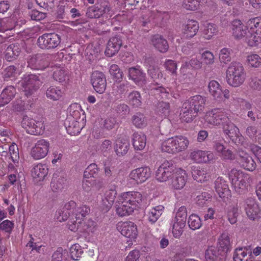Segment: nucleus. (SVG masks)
Masks as SVG:
<instances>
[{
  "label": "nucleus",
  "instance_id": "nucleus-1",
  "mask_svg": "<svg viewBox=\"0 0 261 261\" xmlns=\"http://www.w3.org/2000/svg\"><path fill=\"white\" fill-rule=\"evenodd\" d=\"M203 119L210 127L222 126L223 131L230 139L241 148L238 151L239 162L245 169L252 171L256 167V163L243 147L246 148L248 144L241 135L239 129L228 118L226 111L222 108H215L206 112Z\"/></svg>",
  "mask_w": 261,
  "mask_h": 261
},
{
  "label": "nucleus",
  "instance_id": "nucleus-2",
  "mask_svg": "<svg viewBox=\"0 0 261 261\" xmlns=\"http://www.w3.org/2000/svg\"><path fill=\"white\" fill-rule=\"evenodd\" d=\"M189 139L183 135H177L163 140L161 149L169 153L176 154L186 150L189 145Z\"/></svg>",
  "mask_w": 261,
  "mask_h": 261
},
{
  "label": "nucleus",
  "instance_id": "nucleus-3",
  "mask_svg": "<svg viewBox=\"0 0 261 261\" xmlns=\"http://www.w3.org/2000/svg\"><path fill=\"white\" fill-rule=\"evenodd\" d=\"M246 72L243 65L238 62H232L228 66L226 72L227 84L233 87L241 86L245 81Z\"/></svg>",
  "mask_w": 261,
  "mask_h": 261
},
{
  "label": "nucleus",
  "instance_id": "nucleus-4",
  "mask_svg": "<svg viewBox=\"0 0 261 261\" xmlns=\"http://www.w3.org/2000/svg\"><path fill=\"white\" fill-rule=\"evenodd\" d=\"M229 178L233 188L239 194L243 193L252 180L250 175L236 169L231 170L229 173Z\"/></svg>",
  "mask_w": 261,
  "mask_h": 261
},
{
  "label": "nucleus",
  "instance_id": "nucleus-5",
  "mask_svg": "<svg viewBox=\"0 0 261 261\" xmlns=\"http://www.w3.org/2000/svg\"><path fill=\"white\" fill-rule=\"evenodd\" d=\"M248 24L250 31L245 42L249 47H257L261 44V17H252Z\"/></svg>",
  "mask_w": 261,
  "mask_h": 261
},
{
  "label": "nucleus",
  "instance_id": "nucleus-6",
  "mask_svg": "<svg viewBox=\"0 0 261 261\" xmlns=\"http://www.w3.org/2000/svg\"><path fill=\"white\" fill-rule=\"evenodd\" d=\"M68 227L69 229L73 232L78 231L83 233L85 237L93 233L97 228V223L92 219H86L81 221L80 223H78L74 219H70L68 222Z\"/></svg>",
  "mask_w": 261,
  "mask_h": 261
},
{
  "label": "nucleus",
  "instance_id": "nucleus-7",
  "mask_svg": "<svg viewBox=\"0 0 261 261\" xmlns=\"http://www.w3.org/2000/svg\"><path fill=\"white\" fill-rule=\"evenodd\" d=\"M187 212L184 206H180L175 213V216L170 222L173 235L175 238H179L184 231L186 226Z\"/></svg>",
  "mask_w": 261,
  "mask_h": 261
},
{
  "label": "nucleus",
  "instance_id": "nucleus-8",
  "mask_svg": "<svg viewBox=\"0 0 261 261\" xmlns=\"http://www.w3.org/2000/svg\"><path fill=\"white\" fill-rule=\"evenodd\" d=\"M42 82L39 76L33 74H25L18 83L20 88L27 96L31 95L41 85Z\"/></svg>",
  "mask_w": 261,
  "mask_h": 261
},
{
  "label": "nucleus",
  "instance_id": "nucleus-9",
  "mask_svg": "<svg viewBox=\"0 0 261 261\" xmlns=\"http://www.w3.org/2000/svg\"><path fill=\"white\" fill-rule=\"evenodd\" d=\"M252 19V17L248 19L245 22H243L240 19H234L230 25L231 32L232 36L237 40L244 39L248 35L250 31V27L248 24L249 21Z\"/></svg>",
  "mask_w": 261,
  "mask_h": 261
},
{
  "label": "nucleus",
  "instance_id": "nucleus-10",
  "mask_svg": "<svg viewBox=\"0 0 261 261\" xmlns=\"http://www.w3.org/2000/svg\"><path fill=\"white\" fill-rule=\"evenodd\" d=\"M49 142L45 139L38 140L32 147L30 154L35 160H41L47 156L50 149Z\"/></svg>",
  "mask_w": 261,
  "mask_h": 261
},
{
  "label": "nucleus",
  "instance_id": "nucleus-11",
  "mask_svg": "<svg viewBox=\"0 0 261 261\" xmlns=\"http://www.w3.org/2000/svg\"><path fill=\"white\" fill-rule=\"evenodd\" d=\"M21 126L28 134L33 135H42L45 128L42 121H36L26 115L22 118Z\"/></svg>",
  "mask_w": 261,
  "mask_h": 261
},
{
  "label": "nucleus",
  "instance_id": "nucleus-12",
  "mask_svg": "<svg viewBox=\"0 0 261 261\" xmlns=\"http://www.w3.org/2000/svg\"><path fill=\"white\" fill-rule=\"evenodd\" d=\"M117 230L123 236L128 238L132 243L136 241L138 236L137 225L131 221H120L116 225Z\"/></svg>",
  "mask_w": 261,
  "mask_h": 261
},
{
  "label": "nucleus",
  "instance_id": "nucleus-13",
  "mask_svg": "<svg viewBox=\"0 0 261 261\" xmlns=\"http://www.w3.org/2000/svg\"><path fill=\"white\" fill-rule=\"evenodd\" d=\"M118 199L123 200L134 211L141 205L143 196L139 192L129 191L121 193L118 196Z\"/></svg>",
  "mask_w": 261,
  "mask_h": 261
},
{
  "label": "nucleus",
  "instance_id": "nucleus-14",
  "mask_svg": "<svg viewBox=\"0 0 261 261\" xmlns=\"http://www.w3.org/2000/svg\"><path fill=\"white\" fill-rule=\"evenodd\" d=\"M244 207L249 219L255 220L260 218L261 210L254 198L250 197L245 199Z\"/></svg>",
  "mask_w": 261,
  "mask_h": 261
},
{
  "label": "nucleus",
  "instance_id": "nucleus-15",
  "mask_svg": "<svg viewBox=\"0 0 261 261\" xmlns=\"http://www.w3.org/2000/svg\"><path fill=\"white\" fill-rule=\"evenodd\" d=\"M37 43L42 49L53 48L59 44L60 38L55 33L44 34L38 38Z\"/></svg>",
  "mask_w": 261,
  "mask_h": 261
},
{
  "label": "nucleus",
  "instance_id": "nucleus-16",
  "mask_svg": "<svg viewBox=\"0 0 261 261\" xmlns=\"http://www.w3.org/2000/svg\"><path fill=\"white\" fill-rule=\"evenodd\" d=\"M189 159L197 164L208 163L215 160V155L211 151L195 149L190 152Z\"/></svg>",
  "mask_w": 261,
  "mask_h": 261
},
{
  "label": "nucleus",
  "instance_id": "nucleus-17",
  "mask_svg": "<svg viewBox=\"0 0 261 261\" xmlns=\"http://www.w3.org/2000/svg\"><path fill=\"white\" fill-rule=\"evenodd\" d=\"M94 90L99 94H102L107 88V80L103 72L95 70L92 72L90 79Z\"/></svg>",
  "mask_w": 261,
  "mask_h": 261
},
{
  "label": "nucleus",
  "instance_id": "nucleus-18",
  "mask_svg": "<svg viewBox=\"0 0 261 261\" xmlns=\"http://www.w3.org/2000/svg\"><path fill=\"white\" fill-rule=\"evenodd\" d=\"M208 90L210 95L216 100H221L222 96L227 99L230 98L229 90L227 89L223 90L221 86L217 81H210L208 84Z\"/></svg>",
  "mask_w": 261,
  "mask_h": 261
},
{
  "label": "nucleus",
  "instance_id": "nucleus-19",
  "mask_svg": "<svg viewBox=\"0 0 261 261\" xmlns=\"http://www.w3.org/2000/svg\"><path fill=\"white\" fill-rule=\"evenodd\" d=\"M150 176V169L145 166L133 170L129 174V178L135 184H140L145 182Z\"/></svg>",
  "mask_w": 261,
  "mask_h": 261
},
{
  "label": "nucleus",
  "instance_id": "nucleus-20",
  "mask_svg": "<svg viewBox=\"0 0 261 261\" xmlns=\"http://www.w3.org/2000/svg\"><path fill=\"white\" fill-rule=\"evenodd\" d=\"M117 195L116 186L111 185L106 190L101 203V208L103 212H108L112 207Z\"/></svg>",
  "mask_w": 261,
  "mask_h": 261
},
{
  "label": "nucleus",
  "instance_id": "nucleus-21",
  "mask_svg": "<svg viewBox=\"0 0 261 261\" xmlns=\"http://www.w3.org/2000/svg\"><path fill=\"white\" fill-rule=\"evenodd\" d=\"M174 167L172 164L167 161H164L159 167L156 172V178L160 182L167 181L173 175Z\"/></svg>",
  "mask_w": 261,
  "mask_h": 261
},
{
  "label": "nucleus",
  "instance_id": "nucleus-22",
  "mask_svg": "<svg viewBox=\"0 0 261 261\" xmlns=\"http://www.w3.org/2000/svg\"><path fill=\"white\" fill-rule=\"evenodd\" d=\"M188 175L186 171L181 168L174 171L171 181V186L176 190L182 189L187 182Z\"/></svg>",
  "mask_w": 261,
  "mask_h": 261
},
{
  "label": "nucleus",
  "instance_id": "nucleus-23",
  "mask_svg": "<svg viewBox=\"0 0 261 261\" xmlns=\"http://www.w3.org/2000/svg\"><path fill=\"white\" fill-rule=\"evenodd\" d=\"M215 188L219 197L224 200L231 197V191L229 189L228 184L222 177H218L215 180Z\"/></svg>",
  "mask_w": 261,
  "mask_h": 261
},
{
  "label": "nucleus",
  "instance_id": "nucleus-24",
  "mask_svg": "<svg viewBox=\"0 0 261 261\" xmlns=\"http://www.w3.org/2000/svg\"><path fill=\"white\" fill-rule=\"evenodd\" d=\"M48 167L45 164L37 163L34 165L32 169V175L38 181L44 180L48 173Z\"/></svg>",
  "mask_w": 261,
  "mask_h": 261
},
{
  "label": "nucleus",
  "instance_id": "nucleus-25",
  "mask_svg": "<svg viewBox=\"0 0 261 261\" xmlns=\"http://www.w3.org/2000/svg\"><path fill=\"white\" fill-rule=\"evenodd\" d=\"M129 79L139 86H143L146 83L145 73H144L139 66L129 68L128 69Z\"/></svg>",
  "mask_w": 261,
  "mask_h": 261
},
{
  "label": "nucleus",
  "instance_id": "nucleus-26",
  "mask_svg": "<svg viewBox=\"0 0 261 261\" xmlns=\"http://www.w3.org/2000/svg\"><path fill=\"white\" fill-rule=\"evenodd\" d=\"M233 259V261H253L251 248L250 247H243L236 249Z\"/></svg>",
  "mask_w": 261,
  "mask_h": 261
},
{
  "label": "nucleus",
  "instance_id": "nucleus-27",
  "mask_svg": "<svg viewBox=\"0 0 261 261\" xmlns=\"http://www.w3.org/2000/svg\"><path fill=\"white\" fill-rule=\"evenodd\" d=\"M28 66L34 70H44L48 66V62L40 55L29 57Z\"/></svg>",
  "mask_w": 261,
  "mask_h": 261
},
{
  "label": "nucleus",
  "instance_id": "nucleus-28",
  "mask_svg": "<svg viewBox=\"0 0 261 261\" xmlns=\"http://www.w3.org/2000/svg\"><path fill=\"white\" fill-rule=\"evenodd\" d=\"M206 98L200 95H196L191 97L187 101L189 103V107L197 114L204 109Z\"/></svg>",
  "mask_w": 261,
  "mask_h": 261
},
{
  "label": "nucleus",
  "instance_id": "nucleus-29",
  "mask_svg": "<svg viewBox=\"0 0 261 261\" xmlns=\"http://www.w3.org/2000/svg\"><path fill=\"white\" fill-rule=\"evenodd\" d=\"M122 44V40L120 38L118 37H112L107 43L105 55L109 57L114 56L119 50Z\"/></svg>",
  "mask_w": 261,
  "mask_h": 261
},
{
  "label": "nucleus",
  "instance_id": "nucleus-30",
  "mask_svg": "<svg viewBox=\"0 0 261 261\" xmlns=\"http://www.w3.org/2000/svg\"><path fill=\"white\" fill-rule=\"evenodd\" d=\"M191 174L193 178L200 182L207 181L210 177L207 170L199 166L194 165L191 167Z\"/></svg>",
  "mask_w": 261,
  "mask_h": 261
},
{
  "label": "nucleus",
  "instance_id": "nucleus-31",
  "mask_svg": "<svg viewBox=\"0 0 261 261\" xmlns=\"http://www.w3.org/2000/svg\"><path fill=\"white\" fill-rule=\"evenodd\" d=\"M199 28L198 21L191 19L184 25L182 33L187 38H191L196 35Z\"/></svg>",
  "mask_w": 261,
  "mask_h": 261
},
{
  "label": "nucleus",
  "instance_id": "nucleus-32",
  "mask_svg": "<svg viewBox=\"0 0 261 261\" xmlns=\"http://www.w3.org/2000/svg\"><path fill=\"white\" fill-rule=\"evenodd\" d=\"M151 43L153 46L161 53H166L169 48L167 41L160 35H155L151 39Z\"/></svg>",
  "mask_w": 261,
  "mask_h": 261
},
{
  "label": "nucleus",
  "instance_id": "nucleus-33",
  "mask_svg": "<svg viewBox=\"0 0 261 261\" xmlns=\"http://www.w3.org/2000/svg\"><path fill=\"white\" fill-rule=\"evenodd\" d=\"M16 93V89L13 86L5 88L0 95V107L8 104L14 97Z\"/></svg>",
  "mask_w": 261,
  "mask_h": 261
},
{
  "label": "nucleus",
  "instance_id": "nucleus-34",
  "mask_svg": "<svg viewBox=\"0 0 261 261\" xmlns=\"http://www.w3.org/2000/svg\"><path fill=\"white\" fill-rule=\"evenodd\" d=\"M64 124L67 132L71 135H78L83 127V125L77 120L71 119L70 121L66 119Z\"/></svg>",
  "mask_w": 261,
  "mask_h": 261
},
{
  "label": "nucleus",
  "instance_id": "nucleus-35",
  "mask_svg": "<svg viewBox=\"0 0 261 261\" xmlns=\"http://www.w3.org/2000/svg\"><path fill=\"white\" fill-rule=\"evenodd\" d=\"M21 47L16 43L10 45L5 51V59L7 61L11 62L15 60L21 51Z\"/></svg>",
  "mask_w": 261,
  "mask_h": 261
},
{
  "label": "nucleus",
  "instance_id": "nucleus-36",
  "mask_svg": "<svg viewBox=\"0 0 261 261\" xmlns=\"http://www.w3.org/2000/svg\"><path fill=\"white\" fill-rule=\"evenodd\" d=\"M132 144L136 150H142L146 144V136L142 133H135L132 136Z\"/></svg>",
  "mask_w": 261,
  "mask_h": 261
},
{
  "label": "nucleus",
  "instance_id": "nucleus-37",
  "mask_svg": "<svg viewBox=\"0 0 261 261\" xmlns=\"http://www.w3.org/2000/svg\"><path fill=\"white\" fill-rule=\"evenodd\" d=\"M116 212L118 215L123 217L131 214L134 210L123 200L118 199V197L116 202Z\"/></svg>",
  "mask_w": 261,
  "mask_h": 261
},
{
  "label": "nucleus",
  "instance_id": "nucleus-38",
  "mask_svg": "<svg viewBox=\"0 0 261 261\" xmlns=\"http://www.w3.org/2000/svg\"><path fill=\"white\" fill-rule=\"evenodd\" d=\"M155 112L161 119L168 117L171 112L169 102L164 101H159L156 106Z\"/></svg>",
  "mask_w": 261,
  "mask_h": 261
},
{
  "label": "nucleus",
  "instance_id": "nucleus-39",
  "mask_svg": "<svg viewBox=\"0 0 261 261\" xmlns=\"http://www.w3.org/2000/svg\"><path fill=\"white\" fill-rule=\"evenodd\" d=\"M214 148L223 159L226 160L234 159V155L232 151L229 149H227L222 143L216 142Z\"/></svg>",
  "mask_w": 261,
  "mask_h": 261
},
{
  "label": "nucleus",
  "instance_id": "nucleus-40",
  "mask_svg": "<svg viewBox=\"0 0 261 261\" xmlns=\"http://www.w3.org/2000/svg\"><path fill=\"white\" fill-rule=\"evenodd\" d=\"M219 32L217 25L213 23H207L204 25L202 31V37L206 40H211L216 36Z\"/></svg>",
  "mask_w": 261,
  "mask_h": 261
},
{
  "label": "nucleus",
  "instance_id": "nucleus-41",
  "mask_svg": "<svg viewBox=\"0 0 261 261\" xmlns=\"http://www.w3.org/2000/svg\"><path fill=\"white\" fill-rule=\"evenodd\" d=\"M164 210V207L162 205L155 206L151 208L147 213V218L151 223H154L159 219Z\"/></svg>",
  "mask_w": 261,
  "mask_h": 261
},
{
  "label": "nucleus",
  "instance_id": "nucleus-42",
  "mask_svg": "<svg viewBox=\"0 0 261 261\" xmlns=\"http://www.w3.org/2000/svg\"><path fill=\"white\" fill-rule=\"evenodd\" d=\"M193 111L192 109L189 107V103L184 102L180 113L181 120L187 123L192 122L195 117V115H193L192 114Z\"/></svg>",
  "mask_w": 261,
  "mask_h": 261
},
{
  "label": "nucleus",
  "instance_id": "nucleus-43",
  "mask_svg": "<svg viewBox=\"0 0 261 261\" xmlns=\"http://www.w3.org/2000/svg\"><path fill=\"white\" fill-rule=\"evenodd\" d=\"M64 94V91L60 87L56 86H50L46 91L47 97L54 101L60 100L63 98Z\"/></svg>",
  "mask_w": 261,
  "mask_h": 261
},
{
  "label": "nucleus",
  "instance_id": "nucleus-44",
  "mask_svg": "<svg viewBox=\"0 0 261 261\" xmlns=\"http://www.w3.org/2000/svg\"><path fill=\"white\" fill-rule=\"evenodd\" d=\"M67 118L71 121V119L79 120L81 119V114L82 112L81 106L77 103L70 105L67 110Z\"/></svg>",
  "mask_w": 261,
  "mask_h": 261
},
{
  "label": "nucleus",
  "instance_id": "nucleus-45",
  "mask_svg": "<svg viewBox=\"0 0 261 261\" xmlns=\"http://www.w3.org/2000/svg\"><path fill=\"white\" fill-rule=\"evenodd\" d=\"M129 147V142L127 139H119L116 141L115 151L118 155H123L127 152Z\"/></svg>",
  "mask_w": 261,
  "mask_h": 261
},
{
  "label": "nucleus",
  "instance_id": "nucleus-46",
  "mask_svg": "<svg viewBox=\"0 0 261 261\" xmlns=\"http://www.w3.org/2000/svg\"><path fill=\"white\" fill-rule=\"evenodd\" d=\"M90 207L86 205L77 207L74 212L75 219L78 223H80L81 221L85 220L86 217L90 213Z\"/></svg>",
  "mask_w": 261,
  "mask_h": 261
},
{
  "label": "nucleus",
  "instance_id": "nucleus-47",
  "mask_svg": "<svg viewBox=\"0 0 261 261\" xmlns=\"http://www.w3.org/2000/svg\"><path fill=\"white\" fill-rule=\"evenodd\" d=\"M207 2V0H184L182 6L187 10L194 11Z\"/></svg>",
  "mask_w": 261,
  "mask_h": 261
},
{
  "label": "nucleus",
  "instance_id": "nucleus-48",
  "mask_svg": "<svg viewBox=\"0 0 261 261\" xmlns=\"http://www.w3.org/2000/svg\"><path fill=\"white\" fill-rule=\"evenodd\" d=\"M246 62L251 68H258L261 66V57L256 54L250 53L246 57Z\"/></svg>",
  "mask_w": 261,
  "mask_h": 261
},
{
  "label": "nucleus",
  "instance_id": "nucleus-49",
  "mask_svg": "<svg viewBox=\"0 0 261 261\" xmlns=\"http://www.w3.org/2000/svg\"><path fill=\"white\" fill-rule=\"evenodd\" d=\"M189 66H190L192 68L198 69L201 68L203 65L202 62H200L197 59L193 58L188 62H186L182 65L180 69V73L183 75L186 74L187 73L186 70Z\"/></svg>",
  "mask_w": 261,
  "mask_h": 261
},
{
  "label": "nucleus",
  "instance_id": "nucleus-50",
  "mask_svg": "<svg viewBox=\"0 0 261 261\" xmlns=\"http://www.w3.org/2000/svg\"><path fill=\"white\" fill-rule=\"evenodd\" d=\"M51 261H69L67 250L62 248H58L52 255Z\"/></svg>",
  "mask_w": 261,
  "mask_h": 261
},
{
  "label": "nucleus",
  "instance_id": "nucleus-51",
  "mask_svg": "<svg viewBox=\"0 0 261 261\" xmlns=\"http://www.w3.org/2000/svg\"><path fill=\"white\" fill-rule=\"evenodd\" d=\"M127 101L129 105L134 107H139L142 105L141 96L140 93L137 91H134L128 94Z\"/></svg>",
  "mask_w": 261,
  "mask_h": 261
},
{
  "label": "nucleus",
  "instance_id": "nucleus-52",
  "mask_svg": "<svg viewBox=\"0 0 261 261\" xmlns=\"http://www.w3.org/2000/svg\"><path fill=\"white\" fill-rule=\"evenodd\" d=\"M55 80L59 83H63L69 80V74L67 70L63 68H57L53 73Z\"/></svg>",
  "mask_w": 261,
  "mask_h": 261
},
{
  "label": "nucleus",
  "instance_id": "nucleus-53",
  "mask_svg": "<svg viewBox=\"0 0 261 261\" xmlns=\"http://www.w3.org/2000/svg\"><path fill=\"white\" fill-rule=\"evenodd\" d=\"M238 211L239 207L237 204H232L227 208V218L231 224H234L237 222Z\"/></svg>",
  "mask_w": 261,
  "mask_h": 261
},
{
  "label": "nucleus",
  "instance_id": "nucleus-54",
  "mask_svg": "<svg viewBox=\"0 0 261 261\" xmlns=\"http://www.w3.org/2000/svg\"><path fill=\"white\" fill-rule=\"evenodd\" d=\"M150 90L154 94H159L162 98H168L169 95V91L164 87L159 86L158 84H153L150 87Z\"/></svg>",
  "mask_w": 261,
  "mask_h": 261
},
{
  "label": "nucleus",
  "instance_id": "nucleus-55",
  "mask_svg": "<svg viewBox=\"0 0 261 261\" xmlns=\"http://www.w3.org/2000/svg\"><path fill=\"white\" fill-rule=\"evenodd\" d=\"M188 223L189 227L192 230L199 229L202 226V222L200 218L196 214H191L190 215Z\"/></svg>",
  "mask_w": 261,
  "mask_h": 261
},
{
  "label": "nucleus",
  "instance_id": "nucleus-56",
  "mask_svg": "<svg viewBox=\"0 0 261 261\" xmlns=\"http://www.w3.org/2000/svg\"><path fill=\"white\" fill-rule=\"evenodd\" d=\"M83 252L82 247L79 244H74L70 248V257L74 260H78L81 257Z\"/></svg>",
  "mask_w": 261,
  "mask_h": 261
},
{
  "label": "nucleus",
  "instance_id": "nucleus-57",
  "mask_svg": "<svg viewBox=\"0 0 261 261\" xmlns=\"http://www.w3.org/2000/svg\"><path fill=\"white\" fill-rule=\"evenodd\" d=\"M201 60L202 65L210 66L214 63L215 57L211 51L205 50L201 54Z\"/></svg>",
  "mask_w": 261,
  "mask_h": 261
},
{
  "label": "nucleus",
  "instance_id": "nucleus-58",
  "mask_svg": "<svg viewBox=\"0 0 261 261\" xmlns=\"http://www.w3.org/2000/svg\"><path fill=\"white\" fill-rule=\"evenodd\" d=\"M148 73L153 79L159 80L162 78L163 74L158 65L152 64L148 68Z\"/></svg>",
  "mask_w": 261,
  "mask_h": 261
},
{
  "label": "nucleus",
  "instance_id": "nucleus-59",
  "mask_svg": "<svg viewBox=\"0 0 261 261\" xmlns=\"http://www.w3.org/2000/svg\"><path fill=\"white\" fill-rule=\"evenodd\" d=\"M110 73L112 79L116 82H120L123 79V73L120 71L118 65L113 64L110 68Z\"/></svg>",
  "mask_w": 261,
  "mask_h": 261
},
{
  "label": "nucleus",
  "instance_id": "nucleus-60",
  "mask_svg": "<svg viewBox=\"0 0 261 261\" xmlns=\"http://www.w3.org/2000/svg\"><path fill=\"white\" fill-rule=\"evenodd\" d=\"M246 134L250 138H254L259 143H261V134L258 133L255 126H248L246 129Z\"/></svg>",
  "mask_w": 261,
  "mask_h": 261
},
{
  "label": "nucleus",
  "instance_id": "nucleus-61",
  "mask_svg": "<svg viewBox=\"0 0 261 261\" xmlns=\"http://www.w3.org/2000/svg\"><path fill=\"white\" fill-rule=\"evenodd\" d=\"M133 123L138 128H143L147 125V119L142 114L138 113L133 117Z\"/></svg>",
  "mask_w": 261,
  "mask_h": 261
},
{
  "label": "nucleus",
  "instance_id": "nucleus-62",
  "mask_svg": "<svg viewBox=\"0 0 261 261\" xmlns=\"http://www.w3.org/2000/svg\"><path fill=\"white\" fill-rule=\"evenodd\" d=\"M231 49L228 48H223L220 50L219 58L221 63L227 64L230 62Z\"/></svg>",
  "mask_w": 261,
  "mask_h": 261
},
{
  "label": "nucleus",
  "instance_id": "nucleus-63",
  "mask_svg": "<svg viewBox=\"0 0 261 261\" xmlns=\"http://www.w3.org/2000/svg\"><path fill=\"white\" fill-rule=\"evenodd\" d=\"M218 255L217 248L214 246L208 247L205 251V261H216Z\"/></svg>",
  "mask_w": 261,
  "mask_h": 261
},
{
  "label": "nucleus",
  "instance_id": "nucleus-64",
  "mask_svg": "<svg viewBox=\"0 0 261 261\" xmlns=\"http://www.w3.org/2000/svg\"><path fill=\"white\" fill-rule=\"evenodd\" d=\"M66 185V179L64 178L53 179L51 182V188L53 192H59L61 191Z\"/></svg>",
  "mask_w": 261,
  "mask_h": 261
}]
</instances>
